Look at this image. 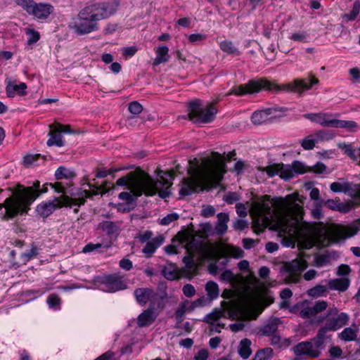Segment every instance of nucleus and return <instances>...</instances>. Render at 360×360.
I'll return each instance as SVG.
<instances>
[{
	"label": "nucleus",
	"instance_id": "11",
	"mask_svg": "<svg viewBox=\"0 0 360 360\" xmlns=\"http://www.w3.org/2000/svg\"><path fill=\"white\" fill-rule=\"evenodd\" d=\"M325 342L326 340L317 333L314 338L298 343L292 350L297 356L306 355L311 358H318L325 347Z\"/></svg>",
	"mask_w": 360,
	"mask_h": 360
},
{
	"label": "nucleus",
	"instance_id": "25",
	"mask_svg": "<svg viewBox=\"0 0 360 360\" xmlns=\"http://www.w3.org/2000/svg\"><path fill=\"white\" fill-rule=\"evenodd\" d=\"M359 328L354 324L351 327L345 328L339 335V338L345 342L354 341L356 339Z\"/></svg>",
	"mask_w": 360,
	"mask_h": 360
},
{
	"label": "nucleus",
	"instance_id": "24",
	"mask_svg": "<svg viewBox=\"0 0 360 360\" xmlns=\"http://www.w3.org/2000/svg\"><path fill=\"white\" fill-rule=\"evenodd\" d=\"M110 185V183L108 181H105L102 185L100 186H96L94 185H92L91 183H88L87 186L89 188H94L93 191H86L84 190L82 193L84 195V198H91L93 195H96L99 193V192L101 193V195H103L109 191L110 188L109 186Z\"/></svg>",
	"mask_w": 360,
	"mask_h": 360
},
{
	"label": "nucleus",
	"instance_id": "63",
	"mask_svg": "<svg viewBox=\"0 0 360 360\" xmlns=\"http://www.w3.org/2000/svg\"><path fill=\"white\" fill-rule=\"evenodd\" d=\"M258 243V240H254L252 238H244L243 240V245L245 249L249 250L255 246L256 243Z\"/></svg>",
	"mask_w": 360,
	"mask_h": 360
},
{
	"label": "nucleus",
	"instance_id": "62",
	"mask_svg": "<svg viewBox=\"0 0 360 360\" xmlns=\"http://www.w3.org/2000/svg\"><path fill=\"white\" fill-rule=\"evenodd\" d=\"M153 233L150 231H146L145 232L139 235L138 238L141 243H148L151 238Z\"/></svg>",
	"mask_w": 360,
	"mask_h": 360
},
{
	"label": "nucleus",
	"instance_id": "17",
	"mask_svg": "<svg viewBox=\"0 0 360 360\" xmlns=\"http://www.w3.org/2000/svg\"><path fill=\"white\" fill-rule=\"evenodd\" d=\"M53 11L54 7L51 4L48 3H37L31 15L39 20H44L47 19Z\"/></svg>",
	"mask_w": 360,
	"mask_h": 360
},
{
	"label": "nucleus",
	"instance_id": "5",
	"mask_svg": "<svg viewBox=\"0 0 360 360\" xmlns=\"http://www.w3.org/2000/svg\"><path fill=\"white\" fill-rule=\"evenodd\" d=\"M318 83L319 80L314 77H311L309 79V83L304 79H297L280 86L265 78H260L250 80L245 84L235 86L226 95L234 94L241 96L246 94L257 93L261 90H268L275 92L283 90L295 92L301 95L305 90L310 89L314 84Z\"/></svg>",
	"mask_w": 360,
	"mask_h": 360
},
{
	"label": "nucleus",
	"instance_id": "9",
	"mask_svg": "<svg viewBox=\"0 0 360 360\" xmlns=\"http://www.w3.org/2000/svg\"><path fill=\"white\" fill-rule=\"evenodd\" d=\"M86 202L85 198H71L67 195H62L59 198H54L52 200L43 202L37 206L36 211L42 217H47L53 211L62 207H72V205L80 206Z\"/></svg>",
	"mask_w": 360,
	"mask_h": 360
},
{
	"label": "nucleus",
	"instance_id": "32",
	"mask_svg": "<svg viewBox=\"0 0 360 360\" xmlns=\"http://www.w3.org/2000/svg\"><path fill=\"white\" fill-rule=\"evenodd\" d=\"M162 274L167 280L173 281L178 278L177 267L171 263L164 266L162 270Z\"/></svg>",
	"mask_w": 360,
	"mask_h": 360
},
{
	"label": "nucleus",
	"instance_id": "55",
	"mask_svg": "<svg viewBox=\"0 0 360 360\" xmlns=\"http://www.w3.org/2000/svg\"><path fill=\"white\" fill-rule=\"evenodd\" d=\"M329 262V257L327 255H321L315 258V264L318 267L326 265Z\"/></svg>",
	"mask_w": 360,
	"mask_h": 360
},
{
	"label": "nucleus",
	"instance_id": "3",
	"mask_svg": "<svg viewBox=\"0 0 360 360\" xmlns=\"http://www.w3.org/2000/svg\"><path fill=\"white\" fill-rule=\"evenodd\" d=\"M158 175L160 179L155 180L144 172L139 175L131 172L127 176L118 179L116 184L120 186H127L135 197H139L143 194L153 196L158 193L161 198H166L170 195L169 188L172 184L171 181L174 179V172L161 170Z\"/></svg>",
	"mask_w": 360,
	"mask_h": 360
},
{
	"label": "nucleus",
	"instance_id": "56",
	"mask_svg": "<svg viewBox=\"0 0 360 360\" xmlns=\"http://www.w3.org/2000/svg\"><path fill=\"white\" fill-rule=\"evenodd\" d=\"M40 187V182L39 181H35L33 183V185L32 186H28L27 188H32V191L34 193L37 194V196L36 197V199L41 194L47 192V188L44 186V188L41 190H39Z\"/></svg>",
	"mask_w": 360,
	"mask_h": 360
},
{
	"label": "nucleus",
	"instance_id": "29",
	"mask_svg": "<svg viewBox=\"0 0 360 360\" xmlns=\"http://www.w3.org/2000/svg\"><path fill=\"white\" fill-rule=\"evenodd\" d=\"M218 221L216 225V232L219 235H223L227 231V222L229 220V215L226 213H219L217 214Z\"/></svg>",
	"mask_w": 360,
	"mask_h": 360
},
{
	"label": "nucleus",
	"instance_id": "47",
	"mask_svg": "<svg viewBox=\"0 0 360 360\" xmlns=\"http://www.w3.org/2000/svg\"><path fill=\"white\" fill-rule=\"evenodd\" d=\"M186 241V248L188 250L195 251L200 246V243L198 240H195V238L193 236L190 235V236H187Z\"/></svg>",
	"mask_w": 360,
	"mask_h": 360
},
{
	"label": "nucleus",
	"instance_id": "27",
	"mask_svg": "<svg viewBox=\"0 0 360 360\" xmlns=\"http://www.w3.org/2000/svg\"><path fill=\"white\" fill-rule=\"evenodd\" d=\"M338 147L352 159L354 160L359 159L360 161V148L354 150L352 144L346 143H338Z\"/></svg>",
	"mask_w": 360,
	"mask_h": 360
},
{
	"label": "nucleus",
	"instance_id": "13",
	"mask_svg": "<svg viewBox=\"0 0 360 360\" xmlns=\"http://www.w3.org/2000/svg\"><path fill=\"white\" fill-rule=\"evenodd\" d=\"M330 188L333 192H342L352 198L356 205H359L360 202V184H354L347 181L333 182L330 184Z\"/></svg>",
	"mask_w": 360,
	"mask_h": 360
},
{
	"label": "nucleus",
	"instance_id": "49",
	"mask_svg": "<svg viewBox=\"0 0 360 360\" xmlns=\"http://www.w3.org/2000/svg\"><path fill=\"white\" fill-rule=\"evenodd\" d=\"M317 142L321 141H328L333 137V134L326 131H319L314 134Z\"/></svg>",
	"mask_w": 360,
	"mask_h": 360
},
{
	"label": "nucleus",
	"instance_id": "8",
	"mask_svg": "<svg viewBox=\"0 0 360 360\" xmlns=\"http://www.w3.org/2000/svg\"><path fill=\"white\" fill-rule=\"evenodd\" d=\"M258 169L265 172L269 177L278 175L285 181L290 179L296 174H304L307 171L305 165L299 161H294L292 165L274 163L266 167H260Z\"/></svg>",
	"mask_w": 360,
	"mask_h": 360
},
{
	"label": "nucleus",
	"instance_id": "4",
	"mask_svg": "<svg viewBox=\"0 0 360 360\" xmlns=\"http://www.w3.org/2000/svg\"><path fill=\"white\" fill-rule=\"evenodd\" d=\"M117 2H94L82 8L70 25L78 34L91 33L98 30V22L107 19L115 13Z\"/></svg>",
	"mask_w": 360,
	"mask_h": 360
},
{
	"label": "nucleus",
	"instance_id": "22",
	"mask_svg": "<svg viewBox=\"0 0 360 360\" xmlns=\"http://www.w3.org/2000/svg\"><path fill=\"white\" fill-rule=\"evenodd\" d=\"M98 228L101 229L108 236H117L120 233V224L118 222L104 221L101 222Z\"/></svg>",
	"mask_w": 360,
	"mask_h": 360
},
{
	"label": "nucleus",
	"instance_id": "52",
	"mask_svg": "<svg viewBox=\"0 0 360 360\" xmlns=\"http://www.w3.org/2000/svg\"><path fill=\"white\" fill-rule=\"evenodd\" d=\"M41 157L40 154L27 155L23 158V163L25 166L29 167L33 164Z\"/></svg>",
	"mask_w": 360,
	"mask_h": 360
},
{
	"label": "nucleus",
	"instance_id": "28",
	"mask_svg": "<svg viewBox=\"0 0 360 360\" xmlns=\"http://www.w3.org/2000/svg\"><path fill=\"white\" fill-rule=\"evenodd\" d=\"M50 127L53 129L49 133L50 138L47 141V145L49 146H57L61 147L64 145L63 141V136L59 131H56V127L53 125H50Z\"/></svg>",
	"mask_w": 360,
	"mask_h": 360
},
{
	"label": "nucleus",
	"instance_id": "10",
	"mask_svg": "<svg viewBox=\"0 0 360 360\" xmlns=\"http://www.w3.org/2000/svg\"><path fill=\"white\" fill-rule=\"evenodd\" d=\"M217 113V110L213 103L202 106L200 101L195 100L189 104L188 116L195 123H210L214 120Z\"/></svg>",
	"mask_w": 360,
	"mask_h": 360
},
{
	"label": "nucleus",
	"instance_id": "36",
	"mask_svg": "<svg viewBox=\"0 0 360 360\" xmlns=\"http://www.w3.org/2000/svg\"><path fill=\"white\" fill-rule=\"evenodd\" d=\"M273 356V349L270 347H265L258 350L252 360H270Z\"/></svg>",
	"mask_w": 360,
	"mask_h": 360
},
{
	"label": "nucleus",
	"instance_id": "6",
	"mask_svg": "<svg viewBox=\"0 0 360 360\" xmlns=\"http://www.w3.org/2000/svg\"><path fill=\"white\" fill-rule=\"evenodd\" d=\"M11 190L12 196L7 198L4 203H0V219L2 221H8L19 214L27 213L37 196L32 188H25L20 184Z\"/></svg>",
	"mask_w": 360,
	"mask_h": 360
},
{
	"label": "nucleus",
	"instance_id": "60",
	"mask_svg": "<svg viewBox=\"0 0 360 360\" xmlns=\"http://www.w3.org/2000/svg\"><path fill=\"white\" fill-rule=\"evenodd\" d=\"M326 169V166L322 162H317L311 167V171L316 174H323Z\"/></svg>",
	"mask_w": 360,
	"mask_h": 360
},
{
	"label": "nucleus",
	"instance_id": "15",
	"mask_svg": "<svg viewBox=\"0 0 360 360\" xmlns=\"http://www.w3.org/2000/svg\"><path fill=\"white\" fill-rule=\"evenodd\" d=\"M278 110L276 108H269L259 111H255L252 117V122L255 124H261L276 117L275 113Z\"/></svg>",
	"mask_w": 360,
	"mask_h": 360
},
{
	"label": "nucleus",
	"instance_id": "53",
	"mask_svg": "<svg viewBox=\"0 0 360 360\" xmlns=\"http://www.w3.org/2000/svg\"><path fill=\"white\" fill-rule=\"evenodd\" d=\"M179 219V215L176 213H172L167 214L163 217L160 221V224L163 226L169 225L172 221H174Z\"/></svg>",
	"mask_w": 360,
	"mask_h": 360
},
{
	"label": "nucleus",
	"instance_id": "37",
	"mask_svg": "<svg viewBox=\"0 0 360 360\" xmlns=\"http://www.w3.org/2000/svg\"><path fill=\"white\" fill-rule=\"evenodd\" d=\"M224 315V312L219 309H214L212 312L207 314L204 319L203 321L213 324L215 321L219 320Z\"/></svg>",
	"mask_w": 360,
	"mask_h": 360
},
{
	"label": "nucleus",
	"instance_id": "43",
	"mask_svg": "<svg viewBox=\"0 0 360 360\" xmlns=\"http://www.w3.org/2000/svg\"><path fill=\"white\" fill-rule=\"evenodd\" d=\"M188 312L186 305L184 302H181L175 311V319L178 323H181L184 318L186 313Z\"/></svg>",
	"mask_w": 360,
	"mask_h": 360
},
{
	"label": "nucleus",
	"instance_id": "23",
	"mask_svg": "<svg viewBox=\"0 0 360 360\" xmlns=\"http://www.w3.org/2000/svg\"><path fill=\"white\" fill-rule=\"evenodd\" d=\"M164 238L162 236L154 238L146 243V245L143 248L142 252L146 257H150L155 252L156 249L162 244Z\"/></svg>",
	"mask_w": 360,
	"mask_h": 360
},
{
	"label": "nucleus",
	"instance_id": "30",
	"mask_svg": "<svg viewBox=\"0 0 360 360\" xmlns=\"http://www.w3.org/2000/svg\"><path fill=\"white\" fill-rule=\"evenodd\" d=\"M169 49L166 46H159L156 50V57L154 60V65H158L169 60Z\"/></svg>",
	"mask_w": 360,
	"mask_h": 360
},
{
	"label": "nucleus",
	"instance_id": "7",
	"mask_svg": "<svg viewBox=\"0 0 360 360\" xmlns=\"http://www.w3.org/2000/svg\"><path fill=\"white\" fill-rule=\"evenodd\" d=\"M349 320L347 313L339 312L337 308H329L326 312L315 318L314 323L321 325L317 333L325 340L326 333L329 331H337L346 326Z\"/></svg>",
	"mask_w": 360,
	"mask_h": 360
},
{
	"label": "nucleus",
	"instance_id": "58",
	"mask_svg": "<svg viewBox=\"0 0 360 360\" xmlns=\"http://www.w3.org/2000/svg\"><path fill=\"white\" fill-rule=\"evenodd\" d=\"M248 226V222L245 219H236L233 223V227L235 230L242 231Z\"/></svg>",
	"mask_w": 360,
	"mask_h": 360
},
{
	"label": "nucleus",
	"instance_id": "26",
	"mask_svg": "<svg viewBox=\"0 0 360 360\" xmlns=\"http://www.w3.org/2000/svg\"><path fill=\"white\" fill-rule=\"evenodd\" d=\"M349 285V281L346 278L331 279L328 281V286L332 290H336L339 291L346 290Z\"/></svg>",
	"mask_w": 360,
	"mask_h": 360
},
{
	"label": "nucleus",
	"instance_id": "46",
	"mask_svg": "<svg viewBox=\"0 0 360 360\" xmlns=\"http://www.w3.org/2000/svg\"><path fill=\"white\" fill-rule=\"evenodd\" d=\"M317 143L314 134L309 135L301 141V146L304 150H312Z\"/></svg>",
	"mask_w": 360,
	"mask_h": 360
},
{
	"label": "nucleus",
	"instance_id": "44",
	"mask_svg": "<svg viewBox=\"0 0 360 360\" xmlns=\"http://www.w3.org/2000/svg\"><path fill=\"white\" fill-rule=\"evenodd\" d=\"M360 11V2L356 0L354 4L352 11L347 14H345L343 18H346L348 20H354L358 16Z\"/></svg>",
	"mask_w": 360,
	"mask_h": 360
},
{
	"label": "nucleus",
	"instance_id": "33",
	"mask_svg": "<svg viewBox=\"0 0 360 360\" xmlns=\"http://www.w3.org/2000/svg\"><path fill=\"white\" fill-rule=\"evenodd\" d=\"M334 127L346 129L349 131H356L357 130L358 125L354 121L335 119Z\"/></svg>",
	"mask_w": 360,
	"mask_h": 360
},
{
	"label": "nucleus",
	"instance_id": "57",
	"mask_svg": "<svg viewBox=\"0 0 360 360\" xmlns=\"http://www.w3.org/2000/svg\"><path fill=\"white\" fill-rule=\"evenodd\" d=\"M183 292L187 297H192L195 294V289L191 284H186L183 287Z\"/></svg>",
	"mask_w": 360,
	"mask_h": 360
},
{
	"label": "nucleus",
	"instance_id": "38",
	"mask_svg": "<svg viewBox=\"0 0 360 360\" xmlns=\"http://www.w3.org/2000/svg\"><path fill=\"white\" fill-rule=\"evenodd\" d=\"M15 4L25 10L29 15H32L36 2L34 0H15Z\"/></svg>",
	"mask_w": 360,
	"mask_h": 360
},
{
	"label": "nucleus",
	"instance_id": "50",
	"mask_svg": "<svg viewBox=\"0 0 360 360\" xmlns=\"http://www.w3.org/2000/svg\"><path fill=\"white\" fill-rule=\"evenodd\" d=\"M300 316L303 319H309L315 316L311 305H308L301 309Z\"/></svg>",
	"mask_w": 360,
	"mask_h": 360
},
{
	"label": "nucleus",
	"instance_id": "34",
	"mask_svg": "<svg viewBox=\"0 0 360 360\" xmlns=\"http://www.w3.org/2000/svg\"><path fill=\"white\" fill-rule=\"evenodd\" d=\"M335 119L331 118V115L326 113H318L316 123L323 127H334Z\"/></svg>",
	"mask_w": 360,
	"mask_h": 360
},
{
	"label": "nucleus",
	"instance_id": "20",
	"mask_svg": "<svg viewBox=\"0 0 360 360\" xmlns=\"http://www.w3.org/2000/svg\"><path fill=\"white\" fill-rule=\"evenodd\" d=\"M158 314L152 309L144 310L137 319V323L139 327H146L151 325L157 318Z\"/></svg>",
	"mask_w": 360,
	"mask_h": 360
},
{
	"label": "nucleus",
	"instance_id": "48",
	"mask_svg": "<svg viewBox=\"0 0 360 360\" xmlns=\"http://www.w3.org/2000/svg\"><path fill=\"white\" fill-rule=\"evenodd\" d=\"M314 313L315 316L323 311H325L328 307V303L323 300H319L316 302L313 305H311Z\"/></svg>",
	"mask_w": 360,
	"mask_h": 360
},
{
	"label": "nucleus",
	"instance_id": "64",
	"mask_svg": "<svg viewBox=\"0 0 360 360\" xmlns=\"http://www.w3.org/2000/svg\"><path fill=\"white\" fill-rule=\"evenodd\" d=\"M208 351L207 349H202L198 352V353L194 356V360H207L208 358Z\"/></svg>",
	"mask_w": 360,
	"mask_h": 360
},
{
	"label": "nucleus",
	"instance_id": "2",
	"mask_svg": "<svg viewBox=\"0 0 360 360\" xmlns=\"http://www.w3.org/2000/svg\"><path fill=\"white\" fill-rule=\"evenodd\" d=\"M235 155L234 150L229 153L226 158L219 153L213 152V163L208 164L202 169L193 167L189 169L191 177L183 179L179 195L181 196L189 195L195 192L202 191L209 184L219 183L226 172L224 160L230 161Z\"/></svg>",
	"mask_w": 360,
	"mask_h": 360
},
{
	"label": "nucleus",
	"instance_id": "41",
	"mask_svg": "<svg viewBox=\"0 0 360 360\" xmlns=\"http://www.w3.org/2000/svg\"><path fill=\"white\" fill-rule=\"evenodd\" d=\"M205 290L207 292V295L211 300L216 299L219 296L218 285L213 281H209L207 283Z\"/></svg>",
	"mask_w": 360,
	"mask_h": 360
},
{
	"label": "nucleus",
	"instance_id": "61",
	"mask_svg": "<svg viewBox=\"0 0 360 360\" xmlns=\"http://www.w3.org/2000/svg\"><path fill=\"white\" fill-rule=\"evenodd\" d=\"M37 254V249L35 248H33L28 250L26 252H24L22 254V257L23 258L24 261L27 262L30 260L33 257H34Z\"/></svg>",
	"mask_w": 360,
	"mask_h": 360
},
{
	"label": "nucleus",
	"instance_id": "35",
	"mask_svg": "<svg viewBox=\"0 0 360 360\" xmlns=\"http://www.w3.org/2000/svg\"><path fill=\"white\" fill-rule=\"evenodd\" d=\"M220 49L228 54L239 55L240 52L238 49L233 45L231 41L225 40L220 43Z\"/></svg>",
	"mask_w": 360,
	"mask_h": 360
},
{
	"label": "nucleus",
	"instance_id": "51",
	"mask_svg": "<svg viewBox=\"0 0 360 360\" xmlns=\"http://www.w3.org/2000/svg\"><path fill=\"white\" fill-rule=\"evenodd\" d=\"M129 111L134 115H138L143 110L142 105L137 101H133L129 104Z\"/></svg>",
	"mask_w": 360,
	"mask_h": 360
},
{
	"label": "nucleus",
	"instance_id": "54",
	"mask_svg": "<svg viewBox=\"0 0 360 360\" xmlns=\"http://www.w3.org/2000/svg\"><path fill=\"white\" fill-rule=\"evenodd\" d=\"M307 34L305 32H296L292 34L290 39L295 41L306 42L307 39Z\"/></svg>",
	"mask_w": 360,
	"mask_h": 360
},
{
	"label": "nucleus",
	"instance_id": "39",
	"mask_svg": "<svg viewBox=\"0 0 360 360\" xmlns=\"http://www.w3.org/2000/svg\"><path fill=\"white\" fill-rule=\"evenodd\" d=\"M327 292L326 285H316L314 288L309 289L307 292L308 295L312 297H318L325 295Z\"/></svg>",
	"mask_w": 360,
	"mask_h": 360
},
{
	"label": "nucleus",
	"instance_id": "19",
	"mask_svg": "<svg viewBox=\"0 0 360 360\" xmlns=\"http://www.w3.org/2000/svg\"><path fill=\"white\" fill-rule=\"evenodd\" d=\"M167 299V293L165 290L162 292H155L153 290L152 292V295L150 300V309H152L153 311L155 309L162 310L165 306V302Z\"/></svg>",
	"mask_w": 360,
	"mask_h": 360
},
{
	"label": "nucleus",
	"instance_id": "1",
	"mask_svg": "<svg viewBox=\"0 0 360 360\" xmlns=\"http://www.w3.org/2000/svg\"><path fill=\"white\" fill-rule=\"evenodd\" d=\"M302 202L298 196L289 195L287 200L280 198L271 200L269 195H264L262 202H256L252 207L254 221L252 229L255 233L259 234L267 226L272 223L275 216L276 221L273 229L286 247L294 245V238L297 236L309 238L311 244L321 246L328 245L331 241H338L355 236L359 231L357 224H336L330 229L323 223H300L303 212Z\"/></svg>",
	"mask_w": 360,
	"mask_h": 360
},
{
	"label": "nucleus",
	"instance_id": "45",
	"mask_svg": "<svg viewBox=\"0 0 360 360\" xmlns=\"http://www.w3.org/2000/svg\"><path fill=\"white\" fill-rule=\"evenodd\" d=\"M60 299L56 294H51L47 298V304L49 307L55 310L60 309Z\"/></svg>",
	"mask_w": 360,
	"mask_h": 360
},
{
	"label": "nucleus",
	"instance_id": "59",
	"mask_svg": "<svg viewBox=\"0 0 360 360\" xmlns=\"http://www.w3.org/2000/svg\"><path fill=\"white\" fill-rule=\"evenodd\" d=\"M101 247L102 245L101 243L94 244L92 243H89L84 247L82 252L85 253L91 252Z\"/></svg>",
	"mask_w": 360,
	"mask_h": 360
},
{
	"label": "nucleus",
	"instance_id": "14",
	"mask_svg": "<svg viewBox=\"0 0 360 360\" xmlns=\"http://www.w3.org/2000/svg\"><path fill=\"white\" fill-rule=\"evenodd\" d=\"M99 289L106 292H115L127 287L122 278L115 275L104 276L99 280Z\"/></svg>",
	"mask_w": 360,
	"mask_h": 360
},
{
	"label": "nucleus",
	"instance_id": "21",
	"mask_svg": "<svg viewBox=\"0 0 360 360\" xmlns=\"http://www.w3.org/2000/svg\"><path fill=\"white\" fill-rule=\"evenodd\" d=\"M153 290L148 288H140L134 290V296L136 302L141 306H144L150 301Z\"/></svg>",
	"mask_w": 360,
	"mask_h": 360
},
{
	"label": "nucleus",
	"instance_id": "12",
	"mask_svg": "<svg viewBox=\"0 0 360 360\" xmlns=\"http://www.w3.org/2000/svg\"><path fill=\"white\" fill-rule=\"evenodd\" d=\"M307 262L301 257L284 262L281 273L286 283H297L300 280L302 273L307 268Z\"/></svg>",
	"mask_w": 360,
	"mask_h": 360
},
{
	"label": "nucleus",
	"instance_id": "31",
	"mask_svg": "<svg viewBox=\"0 0 360 360\" xmlns=\"http://www.w3.org/2000/svg\"><path fill=\"white\" fill-rule=\"evenodd\" d=\"M251 344V341L248 338L241 340L238 347V354L243 359H248L252 354Z\"/></svg>",
	"mask_w": 360,
	"mask_h": 360
},
{
	"label": "nucleus",
	"instance_id": "18",
	"mask_svg": "<svg viewBox=\"0 0 360 360\" xmlns=\"http://www.w3.org/2000/svg\"><path fill=\"white\" fill-rule=\"evenodd\" d=\"M281 323L278 318L271 317L264 326L259 328L258 334L261 336H271L277 332Z\"/></svg>",
	"mask_w": 360,
	"mask_h": 360
},
{
	"label": "nucleus",
	"instance_id": "16",
	"mask_svg": "<svg viewBox=\"0 0 360 360\" xmlns=\"http://www.w3.org/2000/svg\"><path fill=\"white\" fill-rule=\"evenodd\" d=\"M6 93L8 98H13L16 95L20 96L27 95L26 89L27 86L25 82L16 84L10 79H6Z\"/></svg>",
	"mask_w": 360,
	"mask_h": 360
},
{
	"label": "nucleus",
	"instance_id": "40",
	"mask_svg": "<svg viewBox=\"0 0 360 360\" xmlns=\"http://www.w3.org/2000/svg\"><path fill=\"white\" fill-rule=\"evenodd\" d=\"M75 176V174L74 172H72L63 167H58L55 172L56 179L58 180L62 179H69Z\"/></svg>",
	"mask_w": 360,
	"mask_h": 360
},
{
	"label": "nucleus",
	"instance_id": "42",
	"mask_svg": "<svg viewBox=\"0 0 360 360\" xmlns=\"http://www.w3.org/2000/svg\"><path fill=\"white\" fill-rule=\"evenodd\" d=\"M25 32L28 36L27 44L29 46L37 43L40 39L39 32L33 29L26 28Z\"/></svg>",
	"mask_w": 360,
	"mask_h": 360
}]
</instances>
